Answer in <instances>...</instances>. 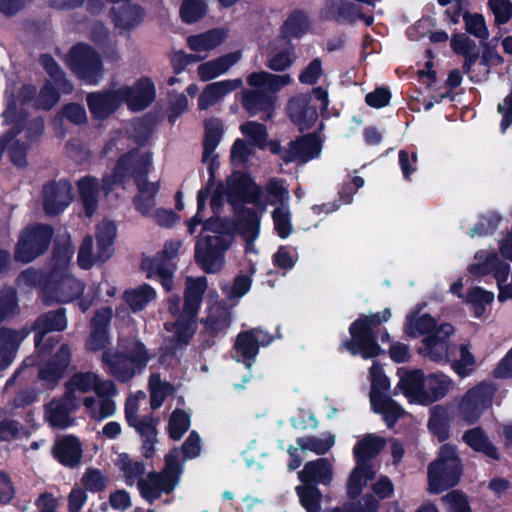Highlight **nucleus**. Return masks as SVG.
Wrapping results in <instances>:
<instances>
[{
    "label": "nucleus",
    "instance_id": "25",
    "mask_svg": "<svg viewBox=\"0 0 512 512\" xmlns=\"http://www.w3.org/2000/svg\"><path fill=\"white\" fill-rule=\"evenodd\" d=\"M425 375L421 370L405 371L400 377L397 388L410 403L425 405Z\"/></svg>",
    "mask_w": 512,
    "mask_h": 512
},
{
    "label": "nucleus",
    "instance_id": "9",
    "mask_svg": "<svg viewBox=\"0 0 512 512\" xmlns=\"http://www.w3.org/2000/svg\"><path fill=\"white\" fill-rule=\"evenodd\" d=\"M261 194V188L248 175L236 172L227 179L226 184H220L216 188L211 197V207L216 211L224 197L234 210H238L244 203L258 205Z\"/></svg>",
    "mask_w": 512,
    "mask_h": 512
},
{
    "label": "nucleus",
    "instance_id": "11",
    "mask_svg": "<svg viewBox=\"0 0 512 512\" xmlns=\"http://www.w3.org/2000/svg\"><path fill=\"white\" fill-rule=\"evenodd\" d=\"M460 478V463L453 446L440 448L438 459L428 467L429 490L440 493L455 486Z\"/></svg>",
    "mask_w": 512,
    "mask_h": 512
},
{
    "label": "nucleus",
    "instance_id": "19",
    "mask_svg": "<svg viewBox=\"0 0 512 512\" xmlns=\"http://www.w3.org/2000/svg\"><path fill=\"white\" fill-rule=\"evenodd\" d=\"M103 381H109V379L101 378L97 373L91 371L77 372L72 375L66 381V411L79 405L76 393L95 392Z\"/></svg>",
    "mask_w": 512,
    "mask_h": 512
},
{
    "label": "nucleus",
    "instance_id": "56",
    "mask_svg": "<svg viewBox=\"0 0 512 512\" xmlns=\"http://www.w3.org/2000/svg\"><path fill=\"white\" fill-rule=\"evenodd\" d=\"M275 230L281 238H287L292 232L289 205L278 206L272 213Z\"/></svg>",
    "mask_w": 512,
    "mask_h": 512
},
{
    "label": "nucleus",
    "instance_id": "31",
    "mask_svg": "<svg viewBox=\"0 0 512 512\" xmlns=\"http://www.w3.org/2000/svg\"><path fill=\"white\" fill-rule=\"evenodd\" d=\"M223 135V124L219 119H208L205 122V138L203 162H210V170L215 162V149L221 141Z\"/></svg>",
    "mask_w": 512,
    "mask_h": 512
},
{
    "label": "nucleus",
    "instance_id": "18",
    "mask_svg": "<svg viewBox=\"0 0 512 512\" xmlns=\"http://www.w3.org/2000/svg\"><path fill=\"white\" fill-rule=\"evenodd\" d=\"M119 96L122 104L125 103L132 111L145 109L155 97V87L148 78L138 80L134 85H120Z\"/></svg>",
    "mask_w": 512,
    "mask_h": 512
},
{
    "label": "nucleus",
    "instance_id": "43",
    "mask_svg": "<svg viewBox=\"0 0 512 512\" xmlns=\"http://www.w3.org/2000/svg\"><path fill=\"white\" fill-rule=\"evenodd\" d=\"M452 370L460 377L466 378L473 374L476 370V358L470 351L469 345L462 344L459 347L458 357L451 359Z\"/></svg>",
    "mask_w": 512,
    "mask_h": 512
},
{
    "label": "nucleus",
    "instance_id": "2",
    "mask_svg": "<svg viewBox=\"0 0 512 512\" xmlns=\"http://www.w3.org/2000/svg\"><path fill=\"white\" fill-rule=\"evenodd\" d=\"M35 94V88L30 85H24L17 98L8 99L7 108L3 113L4 120L7 124H11L10 133L5 137V145L8 148L12 162L24 167L27 163L26 153L32 142L41 135L43 131V122L41 119H34L27 122L26 118L16 117L18 102L23 104L30 100Z\"/></svg>",
    "mask_w": 512,
    "mask_h": 512
},
{
    "label": "nucleus",
    "instance_id": "59",
    "mask_svg": "<svg viewBox=\"0 0 512 512\" xmlns=\"http://www.w3.org/2000/svg\"><path fill=\"white\" fill-rule=\"evenodd\" d=\"M241 132L250 140L251 144L264 148L267 140V130L263 124L257 122H246L240 127Z\"/></svg>",
    "mask_w": 512,
    "mask_h": 512
},
{
    "label": "nucleus",
    "instance_id": "23",
    "mask_svg": "<svg viewBox=\"0 0 512 512\" xmlns=\"http://www.w3.org/2000/svg\"><path fill=\"white\" fill-rule=\"evenodd\" d=\"M240 78L227 79L211 83L205 87L199 96L198 106L204 110L219 103L226 95L242 87Z\"/></svg>",
    "mask_w": 512,
    "mask_h": 512
},
{
    "label": "nucleus",
    "instance_id": "22",
    "mask_svg": "<svg viewBox=\"0 0 512 512\" xmlns=\"http://www.w3.org/2000/svg\"><path fill=\"white\" fill-rule=\"evenodd\" d=\"M119 95L118 86L107 91L90 93L87 103L91 113L99 119L107 118L122 105Z\"/></svg>",
    "mask_w": 512,
    "mask_h": 512
},
{
    "label": "nucleus",
    "instance_id": "34",
    "mask_svg": "<svg viewBox=\"0 0 512 512\" xmlns=\"http://www.w3.org/2000/svg\"><path fill=\"white\" fill-rule=\"evenodd\" d=\"M142 268L146 271L148 278H159L164 289L167 291L173 289V268L164 262L163 256L144 259Z\"/></svg>",
    "mask_w": 512,
    "mask_h": 512
},
{
    "label": "nucleus",
    "instance_id": "45",
    "mask_svg": "<svg viewBox=\"0 0 512 512\" xmlns=\"http://www.w3.org/2000/svg\"><path fill=\"white\" fill-rule=\"evenodd\" d=\"M296 443L301 450H308L317 455H323L334 445L335 437L330 433L322 436H305L299 437Z\"/></svg>",
    "mask_w": 512,
    "mask_h": 512
},
{
    "label": "nucleus",
    "instance_id": "36",
    "mask_svg": "<svg viewBox=\"0 0 512 512\" xmlns=\"http://www.w3.org/2000/svg\"><path fill=\"white\" fill-rule=\"evenodd\" d=\"M322 16L326 19L354 22L361 17V13L357 6L350 1L334 0L326 4L322 10Z\"/></svg>",
    "mask_w": 512,
    "mask_h": 512
},
{
    "label": "nucleus",
    "instance_id": "49",
    "mask_svg": "<svg viewBox=\"0 0 512 512\" xmlns=\"http://www.w3.org/2000/svg\"><path fill=\"white\" fill-rule=\"evenodd\" d=\"M463 69L470 80L476 83L486 80L490 73L487 59L479 58L476 54L465 59Z\"/></svg>",
    "mask_w": 512,
    "mask_h": 512
},
{
    "label": "nucleus",
    "instance_id": "57",
    "mask_svg": "<svg viewBox=\"0 0 512 512\" xmlns=\"http://www.w3.org/2000/svg\"><path fill=\"white\" fill-rule=\"evenodd\" d=\"M296 492L307 512L320 511L321 493L317 488L308 485L298 486Z\"/></svg>",
    "mask_w": 512,
    "mask_h": 512
},
{
    "label": "nucleus",
    "instance_id": "52",
    "mask_svg": "<svg viewBox=\"0 0 512 512\" xmlns=\"http://www.w3.org/2000/svg\"><path fill=\"white\" fill-rule=\"evenodd\" d=\"M113 13L115 25L123 29L134 27L142 19L141 9L136 5H131L128 3L122 5L118 13L115 10Z\"/></svg>",
    "mask_w": 512,
    "mask_h": 512
},
{
    "label": "nucleus",
    "instance_id": "29",
    "mask_svg": "<svg viewBox=\"0 0 512 512\" xmlns=\"http://www.w3.org/2000/svg\"><path fill=\"white\" fill-rule=\"evenodd\" d=\"M241 59V52L235 51L205 62L198 66L197 72L203 81H208L226 73Z\"/></svg>",
    "mask_w": 512,
    "mask_h": 512
},
{
    "label": "nucleus",
    "instance_id": "5",
    "mask_svg": "<svg viewBox=\"0 0 512 512\" xmlns=\"http://www.w3.org/2000/svg\"><path fill=\"white\" fill-rule=\"evenodd\" d=\"M206 288L205 277H188L186 279L183 315L175 323L165 324L166 331L171 333L169 338L174 349L187 345L192 338L196 330V316Z\"/></svg>",
    "mask_w": 512,
    "mask_h": 512
},
{
    "label": "nucleus",
    "instance_id": "13",
    "mask_svg": "<svg viewBox=\"0 0 512 512\" xmlns=\"http://www.w3.org/2000/svg\"><path fill=\"white\" fill-rule=\"evenodd\" d=\"M69 66L88 84H97L102 78L103 65L99 55L88 45L79 43L69 52Z\"/></svg>",
    "mask_w": 512,
    "mask_h": 512
},
{
    "label": "nucleus",
    "instance_id": "30",
    "mask_svg": "<svg viewBox=\"0 0 512 512\" xmlns=\"http://www.w3.org/2000/svg\"><path fill=\"white\" fill-rule=\"evenodd\" d=\"M425 405L445 397L454 388V381L443 373H433L425 376Z\"/></svg>",
    "mask_w": 512,
    "mask_h": 512
},
{
    "label": "nucleus",
    "instance_id": "54",
    "mask_svg": "<svg viewBox=\"0 0 512 512\" xmlns=\"http://www.w3.org/2000/svg\"><path fill=\"white\" fill-rule=\"evenodd\" d=\"M150 404L152 409L159 408L166 396L171 393L172 386L163 382L158 374H152L149 378Z\"/></svg>",
    "mask_w": 512,
    "mask_h": 512
},
{
    "label": "nucleus",
    "instance_id": "24",
    "mask_svg": "<svg viewBox=\"0 0 512 512\" xmlns=\"http://www.w3.org/2000/svg\"><path fill=\"white\" fill-rule=\"evenodd\" d=\"M237 232L245 241V252L256 253L254 241L259 236L260 216L252 209L238 211Z\"/></svg>",
    "mask_w": 512,
    "mask_h": 512
},
{
    "label": "nucleus",
    "instance_id": "48",
    "mask_svg": "<svg viewBox=\"0 0 512 512\" xmlns=\"http://www.w3.org/2000/svg\"><path fill=\"white\" fill-rule=\"evenodd\" d=\"M309 29L307 15L301 10L293 11L282 26V33L286 37H300Z\"/></svg>",
    "mask_w": 512,
    "mask_h": 512
},
{
    "label": "nucleus",
    "instance_id": "17",
    "mask_svg": "<svg viewBox=\"0 0 512 512\" xmlns=\"http://www.w3.org/2000/svg\"><path fill=\"white\" fill-rule=\"evenodd\" d=\"M272 337L262 329H251L238 334L234 344V359L250 368L255 361L260 346H267Z\"/></svg>",
    "mask_w": 512,
    "mask_h": 512
},
{
    "label": "nucleus",
    "instance_id": "50",
    "mask_svg": "<svg viewBox=\"0 0 512 512\" xmlns=\"http://www.w3.org/2000/svg\"><path fill=\"white\" fill-rule=\"evenodd\" d=\"M464 440L475 451L482 452L494 459L497 458L495 447L490 443L481 429L474 428L469 430L465 433Z\"/></svg>",
    "mask_w": 512,
    "mask_h": 512
},
{
    "label": "nucleus",
    "instance_id": "60",
    "mask_svg": "<svg viewBox=\"0 0 512 512\" xmlns=\"http://www.w3.org/2000/svg\"><path fill=\"white\" fill-rule=\"evenodd\" d=\"M206 13V5L202 0H184L180 8V16L185 23H193Z\"/></svg>",
    "mask_w": 512,
    "mask_h": 512
},
{
    "label": "nucleus",
    "instance_id": "1",
    "mask_svg": "<svg viewBox=\"0 0 512 512\" xmlns=\"http://www.w3.org/2000/svg\"><path fill=\"white\" fill-rule=\"evenodd\" d=\"M151 155L147 151H133L124 155L117 163L112 179L109 176L103 180L102 189L111 190L112 186L122 183L127 176H134L138 189L133 199L135 209L143 216L152 215L155 208V197L159 191L158 182H150L146 179Z\"/></svg>",
    "mask_w": 512,
    "mask_h": 512
},
{
    "label": "nucleus",
    "instance_id": "27",
    "mask_svg": "<svg viewBox=\"0 0 512 512\" xmlns=\"http://www.w3.org/2000/svg\"><path fill=\"white\" fill-rule=\"evenodd\" d=\"M117 228L110 220L101 221L96 227L97 259L104 263L114 254V241Z\"/></svg>",
    "mask_w": 512,
    "mask_h": 512
},
{
    "label": "nucleus",
    "instance_id": "6",
    "mask_svg": "<svg viewBox=\"0 0 512 512\" xmlns=\"http://www.w3.org/2000/svg\"><path fill=\"white\" fill-rule=\"evenodd\" d=\"M291 81L288 74L277 75L265 71L250 74L247 83L254 90L243 92V106L252 115L260 111L268 112L267 118H270L276 101L274 94L289 85Z\"/></svg>",
    "mask_w": 512,
    "mask_h": 512
},
{
    "label": "nucleus",
    "instance_id": "53",
    "mask_svg": "<svg viewBox=\"0 0 512 512\" xmlns=\"http://www.w3.org/2000/svg\"><path fill=\"white\" fill-rule=\"evenodd\" d=\"M20 311L17 293L13 288H4L0 292V323L15 317Z\"/></svg>",
    "mask_w": 512,
    "mask_h": 512
},
{
    "label": "nucleus",
    "instance_id": "41",
    "mask_svg": "<svg viewBox=\"0 0 512 512\" xmlns=\"http://www.w3.org/2000/svg\"><path fill=\"white\" fill-rule=\"evenodd\" d=\"M64 344H60L53 360L48 362L39 372V377L48 388H53L62 377L64 369Z\"/></svg>",
    "mask_w": 512,
    "mask_h": 512
},
{
    "label": "nucleus",
    "instance_id": "12",
    "mask_svg": "<svg viewBox=\"0 0 512 512\" xmlns=\"http://www.w3.org/2000/svg\"><path fill=\"white\" fill-rule=\"evenodd\" d=\"M496 387L490 382H480L470 388L458 403L460 418L468 424L477 421L482 413L492 405Z\"/></svg>",
    "mask_w": 512,
    "mask_h": 512
},
{
    "label": "nucleus",
    "instance_id": "32",
    "mask_svg": "<svg viewBox=\"0 0 512 512\" xmlns=\"http://www.w3.org/2000/svg\"><path fill=\"white\" fill-rule=\"evenodd\" d=\"M385 439L375 434H367L361 438L353 448L356 463L369 465L368 461L374 458L384 447Z\"/></svg>",
    "mask_w": 512,
    "mask_h": 512
},
{
    "label": "nucleus",
    "instance_id": "40",
    "mask_svg": "<svg viewBox=\"0 0 512 512\" xmlns=\"http://www.w3.org/2000/svg\"><path fill=\"white\" fill-rule=\"evenodd\" d=\"M156 291L148 284H142L136 288L126 290L124 299L134 312L143 310L149 303L156 299Z\"/></svg>",
    "mask_w": 512,
    "mask_h": 512
},
{
    "label": "nucleus",
    "instance_id": "20",
    "mask_svg": "<svg viewBox=\"0 0 512 512\" xmlns=\"http://www.w3.org/2000/svg\"><path fill=\"white\" fill-rule=\"evenodd\" d=\"M64 260L54 256L49 271L41 279L43 300L47 305L59 303L63 297Z\"/></svg>",
    "mask_w": 512,
    "mask_h": 512
},
{
    "label": "nucleus",
    "instance_id": "16",
    "mask_svg": "<svg viewBox=\"0 0 512 512\" xmlns=\"http://www.w3.org/2000/svg\"><path fill=\"white\" fill-rule=\"evenodd\" d=\"M117 395V387L112 380L103 381L95 391V396H88L83 405L88 415L97 421H102L116 412V403L113 397Z\"/></svg>",
    "mask_w": 512,
    "mask_h": 512
},
{
    "label": "nucleus",
    "instance_id": "39",
    "mask_svg": "<svg viewBox=\"0 0 512 512\" xmlns=\"http://www.w3.org/2000/svg\"><path fill=\"white\" fill-rule=\"evenodd\" d=\"M494 298L493 292L481 287H473L468 291L465 301L470 305L474 317L482 318L486 314L488 307L493 303Z\"/></svg>",
    "mask_w": 512,
    "mask_h": 512
},
{
    "label": "nucleus",
    "instance_id": "63",
    "mask_svg": "<svg viewBox=\"0 0 512 512\" xmlns=\"http://www.w3.org/2000/svg\"><path fill=\"white\" fill-rule=\"evenodd\" d=\"M463 19L468 33L480 40L488 39L489 31L481 14H464Z\"/></svg>",
    "mask_w": 512,
    "mask_h": 512
},
{
    "label": "nucleus",
    "instance_id": "14",
    "mask_svg": "<svg viewBox=\"0 0 512 512\" xmlns=\"http://www.w3.org/2000/svg\"><path fill=\"white\" fill-rule=\"evenodd\" d=\"M52 230L46 225L27 227L20 235L15 259L22 263H29L41 255L49 246Z\"/></svg>",
    "mask_w": 512,
    "mask_h": 512
},
{
    "label": "nucleus",
    "instance_id": "44",
    "mask_svg": "<svg viewBox=\"0 0 512 512\" xmlns=\"http://www.w3.org/2000/svg\"><path fill=\"white\" fill-rule=\"evenodd\" d=\"M437 328L434 318L427 314L421 316L409 315L405 326L406 333L414 338L434 334Z\"/></svg>",
    "mask_w": 512,
    "mask_h": 512
},
{
    "label": "nucleus",
    "instance_id": "7",
    "mask_svg": "<svg viewBox=\"0 0 512 512\" xmlns=\"http://www.w3.org/2000/svg\"><path fill=\"white\" fill-rule=\"evenodd\" d=\"M179 456L177 449L171 451L165 457V466L161 472L149 473L138 480V490L143 499L152 504L163 493L169 494L175 489L183 470Z\"/></svg>",
    "mask_w": 512,
    "mask_h": 512
},
{
    "label": "nucleus",
    "instance_id": "62",
    "mask_svg": "<svg viewBox=\"0 0 512 512\" xmlns=\"http://www.w3.org/2000/svg\"><path fill=\"white\" fill-rule=\"evenodd\" d=\"M190 426V417L182 410H175L169 420V434L174 440H179Z\"/></svg>",
    "mask_w": 512,
    "mask_h": 512
},
{
    "label": "nucleus",
    "instance_id": "38",
    "mask_svg": "<svg viewBox=\"0 0 512 512\" xmlns=\"http://www.w3.org/2000/svg\"><path fill=\"white\" fill-rule=\"evenodd\" d=\"M376 471L371 465H362L356 463L355 468L350 474L348 484H347V493L350 498L358 497L364 486L368 483V481L372 480L375 477Z\"/></svg>",
    "mask_w": 512,
    "mask_h": 512
},
{
    "label": "nucleus",
    "instance_id": "64",
    "mask_svg": "<svg viewBox=\"0 0 512 512\" xmlns=\"http://www.w3.org/2000/svg\"><path fill=\"white\" fill-rule=\"evenodd\" d=\"M487 4L495 17L496 24H506L512 18L511 0H488Z\"/></svg>",
    "mask_w": 512,
    "mask_h": 512
},
{
    "label": "nucleus",
    "instance_id": "37",
    "mask_svg": "<svg viewBox=\"0 0 512 512\" xmlns=\"http://www.w3.org/2000/svg\"><path fill=\"white\" fill-rule=\"evenodd\" d=\"M78 188L87 217H91L97 209L100 186L97 179L85 177L78 182Z\"/></svg>",
    "mask_w": 512,
    "mask_h": 512
},
{
    "label": "nucleus",
    "instance_id": "61",
    "mask_svg": "<svg viewBox=\"0 0 512 512\" xmlns=\"http://www.w3.org/2000/svg\"><path fill=\"white\" fill-rule=\"evenodd\" d=\"M45 419L52 427L64 425V399L54 398L45 405Z\"/></svg>",
    "mask_w": 512,
    "mask_h": 512
},
{
    "label": "nucleus",
    "instance_id": "55",
    "mask_svg": "<svg viewBox=\"0 0 512 512\" xmlns=\"http://www.w3.org/2000/svg\"><path fill=\"white\" fill-rule=\"evenodd\" d=\"M205 328L211 334H217L226 330L231 324L229 312L219 307L213 308L210 315L204 321Z\"/></svg>",
    "mask_w": 512,
    "mask_h": 512
},
{
    "label": "nucleus",
    "instance_id": "46",
    "mask_svg": "<svg viewBox=\"0 0 512 512\" xmlns=\"http://www.w3.org/2000/svg\"><path fill=\"white\" fill-rule=\"evenodd\" d=\"M494 264H497V254L490 250H480L475 253L474 262L469 265V272L481 277L492 273Z\"/></svg>",
    "mask_w": 512,
    "mask_h": 512
},
{
    "label": "nucleus",
    "instance_id": "8",
    "mask_svg": "<svg viewBox=\"0 0 512 512\" xmlns=\"http://www.w3.org/2000/svg\"><path fill=\"white\" fill-rule=\"evenodd\" d=\"M391 317L389 309L381 314L364 315L354 321L349 332L351 339L343 343V346L352 355H361L363 358H374L381 352V348L375 341L373 327L386 322Z\"/></svg>",
    "mask_w": 512,
    "mask_h": 512
},
{
    "label": "nucleus",
    "instance_id": "42",
    "mask_svg": "<svg viewBox=\"0 0 512 512\" xmlns=\"http://www.w3.org/2000/svg\"><path fill=\"white\" fill-rule=\"evenodd\" d=\"M63 189L64 186L62 181H52L43 186V207L47 214L55 215L61 211L63 203Z\"/></svg>",
    "mask_w": 512,
    "mask_h": 512
},
{
    "label": "nucleus",
    "instance_id": "33",
    "mask_svg": "<svg viewBox=\"0 0 512 512\" xmlns=\"http://www.w3.org/2000/svg\"><path fill=\"white\" fill-rule=\"evenodd\" d=\"M226 38V32L223 29H212L205 33L188 37L187 44L189 48L196 53H207L218 47Z\"/></svg>",
    "mask_w": 512,
    "mask_h": 512
},
{
    "label": "nucleus",
    "instance_id": "3",
    "mask_svg": "<svg viewBox=\"0 0 512 512\" xmlns=\"http://www.w3.org/2000/svg\"><path fill=\"white\" fill-rule=\"evenodd\" d=\"M152 357L141 341L119 339L118 348L104 350L101 360L107 374L119 382L126 383L142 374Z\"/></svg>",
    "mask_w": 512,
    "mask_h": 512
},
{
    "label": "nucleus",
    "instance_id": "47",
    "mask_svg": "<svg viewBox=\"0 0 512 512\" xmlns=\"http://www.w3.org/2000/svg\"><path fill=\"white\" fill-rule=\"evenodd\" d=\"M502 221V216L495 211H488L479 216L474 227L467 231L470 237L486 236L493 233Z\"/></svg>",
    "mask_w": 512,
    "mask_h": 512
},
{
    "label": "nucleus",
    "instance_id": "35",
    "mask_svg": "<svg viewBox=\"0 0 512 512\" xmlns=\"http://www.w3.org/2000/svg\"><path fill=\"white\" fill-rule=\"evenodd\" d=\"M370 402L374 412L383 415V419L389 428L405 413L401 406L384 394L377 395L374 392Z\"/></svg>",
    "mask_w": 512,
    "mask_h": 512
},
{
    "label": "nucleus",
    "instance_id": "4",
    "mask_svg": "<svg viewBox=\"0 0 512 512\" xmlns=\"http://www.w3.org/2000/svg\"><path fill=\"white\" fill-rule=\"evenodd\" d=\"M195 247V259L207 273L219 272L225 264V252L233 242V235L224 230L223 221L216 219L204 225Z\"/></svg>",
    "mask_w": 512,
    "mask_h": 512
},
{
    "label": "nucleus",
    "instance_id": "51",
    "mask_svg": "<svg viewBox=\"0 0 512 512\" xmlns=\"http://www.w3.org/2000/svg\"><path fill=\"white\" fill-rule=\"evenodd\" d=\"M116 465L123 473L125 482L128 485H133L136 481L138 482L145 471L144 465L141 462L133 461L127 454H120Z\"/></svg>",
    "mask_w": 512,
    "mask_h": 512
},
{
    "label": "nucleus",
    "instance_id": "15",
    "mask_svg": "<svg viewBox=\"0 0 512 512\" xmlns=\"http://www.w3.org/2000/svg\"><path fill=\"white\" fill-rule=\"evenodd\" d=\"M453 333L454 328L451 324H441L434 334L424 337L419 353L436 363L446 364L450 362L453 345L449 343L448 339Z\"/></svg>",
    "mask_w": 512,
    "mask_h": 512
},
{
    "label": "nucleus",
    "instance_id": "21",
    "mask_svg": "<svg viewBox=\"0 0 512 512\" xmlns=\"http://www.w3.org/2000/svg\"><path fill=\"white\" fill-rule=\"evenodd\" d=\"M321 149L322 145L318 136L309 134L291 141L289 148L285 150L282 158L285 162H298L302 164L318 157Z\"/></svg>",
    "mask_w": 512,
    "mask_h": 512
},
{
    "label": "nucleus",
    "instance_id": "10",
    "mask_svg": "<svg viewBox=\"0 0 512 512\" xmlns=\"http://www.w3.org/2000/svg\"><path fill=\"white\" fill-rule=\"evenodd\" d=\"M329 104L327 90L317 87L310 94H300L289 100L287 111L291 121L300 130L309 129L317 120L318 110L324 111Z\"/></svg>",
    "mask_w": 512,
    "mask_h": 512
},
{
    "label": "nucleus",
    "instance_id": "58",
    "mask_svg": "<svg viewBox=\"0 0 512 512\" xmlns=\"http://www.w3.org/2000/svg\"><path fill=\"white\" fill-rule=\"evenodd\" d=\"M266 192H267V198L268 202L271 205H289V191L284 186L283 182L278 179H271L266 184Z\"/></svg>",
    "mask_w": 512,
    "mask_h": 512
},
{
    "label": "nucleus",
    "instance_id": "28",
    "mask_svg": "<svg viewBox=\"0 0 512 512\" xmlns=\"http://www.w3.org/2000/svg\"><path fill=\"white\" fill-rule=\"evenodd\" d=\"M26 336L24 330L0 329V370L6 369L13 362L15 352Z\"/></svg>",
    "mask_w": 512,
    "mask_h": 512
},
{
    "label": "nucleus",
    "instance_id": "26",
    "mask_svg": "<svg viewBox=\"0 0 512 512\" xmlns=\"http://www.w3.org/2000/svg\"><path fill=\"white\" fill-rule=\"evenodd\" d=\"M332 475V464L326 458L307 462L298 473L299 479L308 486L309 484L327 485L331 482Z\"/></svg>",
    "mask_w": 512,
    "mask_h": 512
}]
</instances>
